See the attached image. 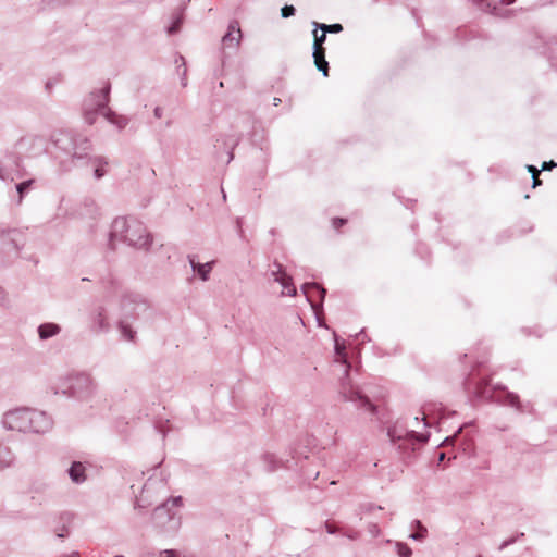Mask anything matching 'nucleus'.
<instances>
[{
	"label": "nucleus",
	"instance_id": "nucleus-11",
	"mask_svg": "<svg viewBox=\"0 0 557 557\" xmlns=\"http://www.w3.org/2000/svg\"><path fill=\"white\" fill-rule=\"evenodd\" d=\"M320 27L325 34L326 33H339L343 30V26L341 24H331V25L322 24V25H320Z\"/></svg>",
	"mask_w": 557,
	"mask_h": 557
},
{
	"label": "nucleus",
	"instance_id": "nucleus-8",
	"mask_svg": "<svg viewBox=\"0 0 557 557\" xmlns=\"http://www.w3.org/2000/svg\"><path fill=\"white\" fill-rule=\"evenodd\" d=\"M190 262L193 264L194 270H197L201 278L206 281L209 272L211 271V263L207 262L205 264H196L194 260H190Z\"/></svg>",
	"mask_w": 557,
	"mask_h": 557
},
{
	"label": "nucleus",
	"instance_id": "nucleus-28",
	"mask_svg": "<svg viewBox=\"0 0 557 557\" xmlns=\"http://www.w3.org/2000/svg\"><path fill=\"white\" fill-rule=\"evenodd\" d=\"M132 338H133V336H132V334L129 333V334H128V339H132Z\"/></svg>",
	"mask_w": 557,
	"mask_h": 557
},
{
	"label": "nucleus",
	"instance_id": "nucleus-14",
	"mask_svg": "<svg viewBox=\"0 0 557 557\" xmlns=\"http://www.w3.org/2000/svg\"><path fill=\"white\" fill-rule=\"evenodd\" d=\"M354 395H355L356 397H354V396H349V397H348V399H350V400H355V399H357V398H358V399H360V400L362 401L363 406H368V407H369V410H371V411H373V410H374L373 405H372V404H371L367 398H363L362 396H360L358 392H355V393H354Z\"/></svg>",
	"mask_w": 557,
	"mask_h": 557
},
{
	"label": "nucleus",
	"instance_id": "nucleus-17",
	"mask_svg": "<svg viewBox=\"0 0 557 557\" xmlns=\"http://www.w3.org/2000/svg\"><path fill=\"white\" fill-rule=\"evenodd\" d=\"M295 8L293 5H285L284 8H282V16L283 17H289V16H293L295 14Z\"/></svg>",
	"mask_w": 557,
	"mask_h": 557
},
{
	"label": "nucleus",
	"instance_id": "nucleus-18",
	"mask_svg": "<svg viewBox=\"0 0 557 557\" xmlns=\"http://www.w3.org/2000/svg\"><path fill=\"white\" fill-rule=\"evenodd\" d=\"M398 554L400 557H410L411 556V549L407 545H399L398 546Z\"/></svg>",
	"mask_w": 557,
	"mask_h": 557
},
{
	"label": "nucleus",
	"instance_id": "nucleus-22",
	"mask_svg": "<svg viewBox=\"0 0 557 557\" xmlns=\"http://www.w3.org/2000/svg\"><path fill=\"white\" fill-rule=\"evenodd\" d=\"M106 171L103 170V168H97L96 171H95V174H96V177L97 178H100L104 175Z\"/></svg>",
	"mask_w": 557,
	"mask_h": 557
},
{
	"label": "nucleus",
	"instance_id": "nucleus-6",
	"mask_svg": "<svg viewBox=\"0 0 557 557\" xmlns=\"http://www.w3.org/2000/svg\"><path fill=\"white\" fill-rule=\"evenodd\" d=\"M126 238L135 246L143 247L148 244V236H139L138 238L135 237V230L128 226L126 230Z\"/></svg>",
	"mask_w": 557,
	"mask_h": 557
},
{
	"label": "nucleus",
	"instance_id": "nucleus-24",
	"mask_svg": "<svg viewBox=\"0 0 557 557\" xmlns=\"http://www.w3.org/2000/svg\"><path fill=\"white\" fill-rule=\"evenodd\" d=\"M515 1H516V0H503V2H504L505 4H511V3H513Z\"/></svg>",
	"mask_w": 557,
	"mask_h": 557
},
{
	"label": "nucleus",
	"instance_id": "nucleus-9",
	"mask_svg": "<svg viewBox=\"0 0 557 557\" xmlns=\"http://www.w3.org/2000/svg\"><path fill=\"white\" fill-rule=\"evenodd\" d=\"M345 349H346L345 345L341 344V343H338V341H336V343H335L336 361L347 364V356H346Z\"/></svg>",
	"mask_w": 557,
	"mask_h": 557
},
{
	"label": "nucleus",
	"instance_id": "nucleus-29",
	"mask_svg": "<svg viewBox=\"0 0 557 557\" xmlns=\"http://www.w3.org/2000/svg\"><path fill=\"white\" fill-rule=\"evenodd\" d=\"M114 557H124V556L119 555V556H114Z\"/></svg>",
	"mask_w": 557,
	"mask_h": 557
},
{
	"label": "nucleus",
	"instance_id": "nucleus-13",
	"mask_svg": "<svg viewBox=\"0 0 557 557\" xmlns=\"http://www.w3.org/2000/svg\"><path fill=\"white\" fill-rule=\"evenodd\" d=\"M528 171L532 174L533 178V186L536 187L541 185L540 176V170H537L534 165H528Z\"/></svg>",
	"mask_w": 557,
	"mask_h": 557
},
{
	"label": "nucleus",
	"instance_id": "nucleus-26",
	"mask_svg": "<svg viewBox=\"0 0 557 557\" xmlns=\"http://www.w3.org/2000/svg\"><path fill=\"white\" fill-rule=\"evenodd\" d=\"M280 101H281L280 99L275 98L274 99V104L277 106Z\"/></svg>",
	"mask_w": 557,
	"mask_h": 557
},
{
	"label": "nucleus",
	"instance_id": "nucleus-10",
	"mask_svg": "<svg viewBox=\"0 0 557 557\" xmlns=\"http://www.w3.org/2000/svg\"><path fill=\"white\" fill-rule=\"evenodd\" d=\"M183 23V14H178L173 24L169 27L168 33L170 35L175 34L180 30L181 25Z\"/></svg>",
	"mask_w": 557,
	"mask_h": 557
},
{
	"label": "nucleus",
	"instance_id": "nucleus-23",
	"mask_svg": "<svg viewBox=\"0 0 557 557\" xmlns=\"http://www.w3.org/2000/svg\"><path fill=\"white\" fill-rule=\"evenodd\" d=\"M154 115H156L157 117H160V116H161V110H160V108H156V110H154Z\"/></svg>",
	"mask_w": 557,
	"mask_h": 557
},
{
	"label": "nucleus",
	"instance_id": "nucleus-7",
	"mask_svg": "<svg viewBox=\"0 0 557 557\" xmlns=\"http://www.w3.org/2000/svg\"><path fill=\"white\" fill-rule=\"evenodd\" d=\"M282 285H283V294L288 296L296 295V287L292 284L290 277H288L286 274H281V276L277 278Z\"/></svg>",
	"mask_w": 557,
	"mask_h": 557
},
{
	"label": "nucleus",
	"instance_id": "nucleus-1",
	"mask_svg": "<svg viewBox=\"0 0 557 557\" xmlns=\"http://www.w3.org/2000/svg\"><path fill=\"white\" fill-rule=\"evenodd\" d=\"M242 39V30L237 21L231 22L227 33L222 38L224 47L236 48Z\"/></svg>",
	"mask_w": 557,
	"mask_h": 557
},
{
	"label": "nucleus",
	"instance_id": "nucleus-12",
	"mask_svg": "<svg viewBox=\"0 0 557 557\" xmlns=\"http://www.w3.org/2000/svg\"><path fill=\"white\" fill-rule=\"evenodd\" d=\"M313 37H314V41H313V48H324L323 47V44L326 39V34L323 32L321 35H318V32L314 30L313 32Z\"/></svg>",
	"mask_w": 557,
	"mask_h": 557
},
{
	"label": "nucleus",
	"instance_id": "nucleus-25",
	"mask_svg": "<svg viewBox=\"0 0 557 557\" xmlns=\"http://www.w3.org/2000/svg\"><path fill=\"white\" fill-rule=\"evenodd\" d=\"M444 458H445V454H444V453H442V454L440 455V461L444 460Z\"/></svg>",
	"mask_w": 557,
	"mask_h": 557
},
{
	"label": "nucleus",
	"instance_id": "nucleus-19",
	"mask_svg": "<svg viewBox=\"0 0 557 557\" xmlns=\"http://www.w3.org/2000/svg\"><path fill=\"white\" fill-rule=\"evenodd\" d=\"M346 223V220L344 219H341V218H334L332 220V225L334 226V228L338 230L339 227H342L344 224Z\"/></svg>",
	"mask_w": 557,
	"mask_h": 557
},
{
	"label": "nucleus",
	"instance_id": "nucleus-4",
	"mask_svg": "<svg viewBox=\"0 0 557 557\" xmlns=\"http://www.w3.org/2000/svg\"><path fill=\"white\" fill-rule=\"evenodd\" d=\"M70 476L75 483L84 482L85 467L81 462H74L70 469Z\"/></svg>",
	"mask_w": 557,
	"mask_h": 557
},
{
	"label": "nucleus",
	"instance_id": "nucleus-15",
	"mask_svg": "<svg viewBox=\"0 0 557 557\" xmlns=\"http://www.w3.org/2000/svg\"><path fill=\"white\" fill-rule=\"evenodd\" d=\"M418 524V532H416L414 534H412L411 536L416 540H421L425 536V533H426V529L418 521L417 522Z\"/></svg>",
	"mask_w": 557,
	"mask_h": 557
},
{
	"label": "nucleus",
	"instance_id": "nucleus-3",
	"mask_svg": "<svg viewBox=\"0 0 557 557\" xmlns=\"http://www.w3.org/2000/svg\"><path fill=\"white\" fill-rule=\"evenodd\" d=\"M313 59L314 64L319 71L323 73L324 76L329 75V63L325 60V48H313Z\"/></svg>",
	"mask_w": 557,
	"mask_h": 557
},
{
	"label": "nucleus",
	"instance_id": "nucleus-21",
	"mask_svg": "<svg viewBox=\"0 0 557 557\" xmlns=\"http://www.w3.org/2000/svg\"><path fill=\"white\" fill-rule=\"evenodd\" d=\"M557 164L554 162V161H550V162H543L542 164V170H550L553 169L554 166H556Z\"/></svg>",
	"mask_w": 557,
	"mask_h": 557
},
{
	"label": "nucleus",
	"instance_id": "nucleus-2",
	"mask_svg": "<svg viewBox=\"0 0 557 557\" xmlns=\"http://www.w3.org/2000/svg\"><path fill=\"white\" fill-rule=\"evenodd\" d=\"M28 414L26 411H13L5 414L4 424L12 430H24Z\"/></svg>",
	"mask_w": 557,
	"mask_h": 557
},
{
	"label": "nucleus",
	"instance_id": "nucleus-16",
	"mask_svg": "<svg viewBox=\"0 0 557 557\" xmlns=\"http://www.w3.org/2000/svg\"><path fill=\"white\" fill-rule=\"evenodd\" d=\"M33 181H26L17 185V191L20 194V201L23 198V193L32 185Z\"/></svg>",
	"mask_w": 557,
	"mask_h": 557
},
{
	"label": "nucleus",
	"instance_id": "nucleus-20",
	"mask_svg": "<svg viewBox=\"0 0 557 557\" xmlns=\"http://www.w3.org/2000/svg\"><path fill=\"white\" fill-rule=\"evenodd\" d=\"M159 557H180V554L175 550H164L160 553Z\"/></svg>",
	"mask_w": 557,
	"mask_h": 557
},
{
	"label": "nucleus",
	"instance_id": "nucleus-5",
	"mask_svg": "<svg viewBox=\"0 0 557 557\" xmlns=\"http://www.w3.org/2000/svg\"><path fill=\"white\" fill-rule=\"evenodd\" d=\"M60 331V327L57 324L53 323H46L39 326V336L40 338L45 339L48 337H51L55 334H58Z\"/></svg>",
	"mask_w": 557,
	"mask_h": 557
},
{
	"label": "nucleus",
	"instance_id": "nucleus-27",
	"mask_svg": "<svg viewBox=\"0 0 557 557\" xmlns=\"http://www.w3.org/2000/svg\"><path fill=\"white\" fill-rule=\"evenodd\" d=\"M8 465H9L8 462H5V463H1V465H0V468L7 467Z\"/></svg>",
	"mask_w": 557,
	"mask_h": 557
}]
</instances>
